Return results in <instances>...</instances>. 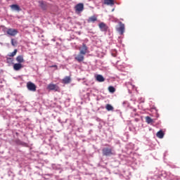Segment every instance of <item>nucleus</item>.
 <instances>
[{"label": "nucleus", "instance_id": "14", "mask_svg": "<svg viewBox=\"0 0 180 180\" xmlns=\"http://www.w3.org/2000/svg\"><path fill=\"white\" fill-rule=\"evenodd\" d=\"M88 48L85 44H83L82 49L80 50L81 54L86 55L87 53Z\"/></svg>", "mask_w": 180, "mask_h": 180}, {"label": "nucleus", "instance_id": "10", "mask_svg": "<svg viewBox=\"0 0 180 180\" xmlns=\"http://www.w3.org/2000/svg\"><path fill=\"white\" fill-rule=\"evenodd\" d=\"M11 9L13 11H17V12H20L21 11V8H20V6L17 4H13L10 6Z\"/></svg>", "mask_w": 180, "mask_h": 180}, {"label": "nucleus", "instance_id": "23", "mask_svg": "<svg viewBox=\"0 0 180 180\" xmlns=\"http://www.w3.org/2000/svg\"><path fill=\"white\" fill-rule=\"evenodd\" d=\"M11 45L15 46L17 45V41L14 39H11Z\"/></svg>", "mask_w": 180, "mask_h": 180}, {"label": "nucleus", "instance_id": "12", "mask_svg": "<svg viewBox=\"0 0 180 180\" xmlns=\"http://www.w3.org/2000/svg\"><path fill=\"white\" fill-rule=\"evenodd\" d=\"M104 4L112 7L115 6V0H104Z\"/></svg>", "mask_w": 180, "mask_h": 180}, {"label": "nucleus", "instance_id": "9", "mask_svg": "<svg viewBox=\"0 0 180 180\" xmlns=\"http://www.w3.org/2000/svg\"><path fill=\"white\" fill-rule=\"evenodd\" d=\"M99 28L101 29V30L102 32H107L108 30V26L106 25V24L104 23V22H101V23L99 24Z\"/></svg>", "mask_w": 180, "mask_h": 180}, {"label": "nucleus", "instance_id": "13", "mask_svg": "<svg viewBox=\"0 0 180 180\" xmlns=\"http://www.w3.org/2000/svg\"><path fill=\"white\" fill-rule=\"evenodd\" d=\"M71 82V77L70 76H66L63 79V84H68Z\"/></svg>", "mask_w": 180, "mask_h": 180}, {"label": "nucleus", "instance_id": "24", "mask_svg": "<svg viewBox=\"0 0 180 180\" xmlns=\"http://www.w3.org/2000/svg\"><path fill=\"white\" fill-rule=\"evenodd\" d=\"M13 60L11 58H7V62L9 63H12Z\"/></svg>", "mask_w": 180, "mask_h": 180}, {"label": "nucleus", "instance_id": "2", "mask_svg": "<svg viewBox=\"0 0 180 180\" xmlns=\"http://www.w3.org/2000/svg\"><path fill=\"white\" fill-rule=\"evenodd\" d=\"M103 154L104 156H111L114 155L112 148H103Z\"/></svg>", "mask_w": 180, "mask_h": 180}, {"label": "nucleus", "instance_id": "21", "mask_svg": "<svg viewBox=\"0 0 180 180\" xmlns=\"http://www.w3.org/2000/svg\"><path fill=\"white\" fill-rule=\"evenodd\" d=\"M17 52H18V50L15 49L13 52L10 53V54H8V56L9 57H14L16 55Z\"/></svg>", "mask_w": 180, "mask_h": 180}, {"label": "nucleus", "instance_id": "11", "mask_svg": "<svg viewBox=\"0 0 180 180\" xmlns=\"http://www.w3.org/2000/svg\"><path fill=\"white\" fill-rule=\"evenodd\" d=\"M97 20H98L97 16L94 15L89 17L87 22H88V23H91V22L94 23Z\"/></svg>", "mask_w": 180, "mask_h": 180}, {"label": "nucleus", "instance_id": "7", "mask_svg": "<svg viewBox=\"0 0 180 180\" xmlns=\"http://www.w3.org/2000/svg\"><path fill=\"white\" fill-rule=\"evenodd\" d=\"M84 54H82L81 53H79V54H78L76 57H75V60L78 62V63H82L84 60Z\"/></svg>", "mask_w": 180, "mask_h": 180}, {"label": "nucleus", "instance_id": "3", "mask_svg": "<svg viewBox=\"0 0 180 180\" xmlns=\"http://www.w3.org/2000/svg\"><path fill=\"white\" fill-rule=\"evenodd\" d=\"M27 88L29 91L32 92H35L37 91V86L32 82H27Z\"/></svg>", "mask_w": 180, "mask_h": 180}, {"label": "nucleus", "instance_id": "20", "mask_svg": "<svg viewBox=\"0 0 180 180\" xmlns=\"http://www.w3.org/2000/svg\"><path fill=\"white\" fill-rule=\"evenodd\" d=\"M105 108L108 111H112L114 110L113 106L110 104H107Z\"/></svg>", "mask_w": 180, "mask_h": 180}, {"label": "nucleus", "instance_id": "18", "mask_svg": "<svg viewBox=\"0 0 180 180\" xmlns=\"http://www.w3.org/2000/svg\"><path fill=\"white\" fill-rule=\"evenodd\" d=\"M96 80L98 82H103L105 81V78L103 77V75H98L96 76Z\"/></svg>", "mask_w": 180, "mask_h": 180}, {"label": "nucleus", "instance_id": "6", "mask_svg": "<svg viewBox=\"0 0 180 180\" xmlns=\"http://www.w3.org/2000/svg\"><path fill=\"white\" fill-rule=\"evenodd\" d=\"M84 11V4L80 3L76 5L75 11L76 13H81Z\"/></svg>", "mask_w": 180, "mask_h": 180}, {"label": "nucleus", "instance_id": "26", "mask_svg": "<svg viewBox=\"0 0 180 180\" xmlns=\"http://www.w3.org/2000/svg\"><path fill=\"white\" fill-rule=\"evenodd\" d=\"M39 180H41V179H39Z\"/></svg>", "mask_w": 180, "mask_h": 180}, {"label": "nucleus", "instance_id": "19", "mask_svg": "<svg viewBox=\"0 0 180 180\" xmlns=\"http://www.w3.org/2000/svg\"><path fill=\"white\" fill-rule=\"evenodd\" d=\"M145 120L146 121V123L149 124L153 122V120L149 116H146Z\"/></svg>", "mask_w": 180, "mask_h": 180}, {"label": "nucleus", "instance_id": "17", "mask_svg": "<svg viewBox=\"0 0 180 180\" xmlns=\"http://www.w3.org/2000/svg\"><path fill=\"white\" fill-rule=\"evenodd\" d=\"M16 60H17V62L19 63L20 64L23 63L25 62L22 56H17Z\"/></svg>", "mask_w": 180, "mask_h": 180}, {"label": "nucleus", "instance_id": "1", "mask_svg": "<svg viewBox=\"0 0 180 180\" xmlns=\"http://www.w3.org/2000/svg\"><path fill=\"white\" fill-rule=\"evenodd\" d=\"M117 32L120 33V35H123L125 30L124 24L122 22H118V26L116 28Z\"/></svg>", "mask_w": 180, "mask_h": 180}, {"label": "nucleus", "instance_id": "25", "mask_svg": "<svg viewBox=\"0 0 180 180\" xmlns=\"http://www.w3.org/2000/svg\"><path fill=\"white\" fill-rule=\"evenodd\" d=\"M51 68H57V65H52Z\"/></svg>", "mask_w": 180, "mask_h": 180}, {"label": "nucleus", "instance_id": "4", "mask_svg": "<svg viewBox=\"0 0 180 180\" xmlns=\"http://www.w3.org/2000/svg\"><path fill=\"white\" fill-rule=\"evenodd\" d=\"M48 90L49 91H59L60 87L55 84H49L47 86Z\"/></svg>", "mask_w": 180, "mask_h": 180}, {"label": "nucleus", "instance_id": "8", "mask_svg": "<svg viewBox=\"0 0 180 180\" xmlns=\"http://www.w3.org/2000/svg\"><path fill=\"white\" fill-rule=\"evenodd\" d=\"M39 6L43 11L47 10V4L44 1H39Z\"/></svg>", "mask_w": 180, "mask_h": 180}, {"label": "nucleus", "instance_id": "15", "mask_svg": "<svg viewBox=\"0 0 180 180\" xmlns=\"http://www.w3.org/2000/svg\"><path fill=\"white\" fill-rule=\"evenodd\" d=\"M22 68V65L21 63H15L13 65V69L15 70V71H19L20 69Z\"/></svg>", "mask_w": 180, "mask_h": 180}, {"label": "nucleus", "instance_id": "22", "mask_svg": "<svg viewBox=\"0 0 180 180\" xmlns=\"http://www.w3.org/2000/svg\"><path fill=\"white\" fill-rule=\"evenodd\" d=\"M108 89H109V91H110V93H115V87L112 86H110L108 87Z\"/></svg>", "mask_w": 180, "mask_h": 180}, {"label": "nucleus", "instance_id": "5", "mask_svg": "<svg viewBox=\"0 0 180 180\" xmlns=\"http://www.w3.org/2000/svg\"><path fill=\"white\" fill-rule=\"evenodd\" d=\"M6 33H7L8 35H9L11 37H15V36L17 35L18 32V30L16 29L9 28L6 31Z\"/></svg>", "mask_w": 180, "mask_h": 180}, {"label": "nucleus", "instance_id": "16", "mask_svg": "<svg viewBox=\"0 0 180 180\" xmlns=\"http://www.w3.org/2000/svg\"><path fill=\"white\" fill-rule=\"evenodd\" d=\"M165 136V133L163 132L162 130H160L159 131H158V133H156V136L160 139H163Z\"/></svg>", "mask_w": 180, "mask_h": 180}]
</instances>
